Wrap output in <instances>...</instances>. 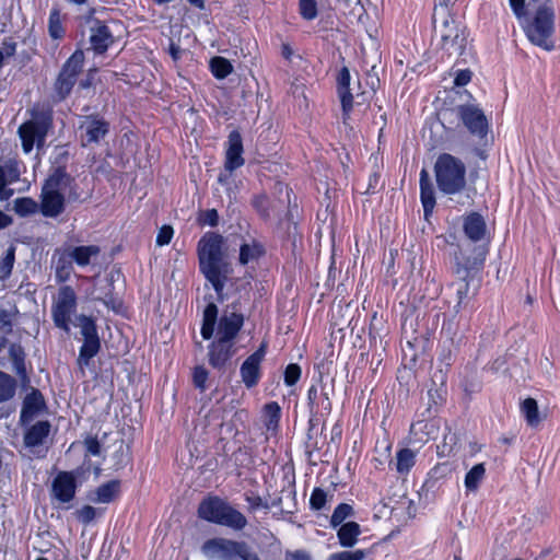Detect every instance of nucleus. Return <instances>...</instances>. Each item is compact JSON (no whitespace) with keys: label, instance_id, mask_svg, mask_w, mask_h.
<instances>
[{"label":"nucleus","instance_id":"e2e57ef3","mask_svg":"<svg viewBox=\"0 0 560 560\" xmlns=\"http://www.w3.org/2000/svg\"><path fill=\"white\" fill-rule=\"evenodd\" d=\"M246 502L249 504L250 510L256 511L262 506H266L264 504L262 499L259 495H247Z\"/></svg>","mask_w":560,"mask_h":560},{"label":"nucleus","instance_id":"ea45409f","mask_svg":"<svg viewBox=\"0 0 560 560\" xmlns=\"http://www.w3.org/2000/svg\"><path fill=\"white\" fill-rule=\"evenodd\" d=\"M210 70L214 78L222 80L233 71V66L226 58L217 56L210 60Z\"/></svg>","mask_w":560,"mask_h":560},{"label":"nucleus","instance_id":"f3484780","mask_svg":"<svg viewBox=\"0 0 560 560\" xmlns=\"http://www.w3.org/2000/svg\"><path fill=\"white\" fill-rule=\"evenodd\" d=\"M90 44L95 54H104L113 44L114 35L104 22L95 19L90 28Z\"/></svg>","mask_w":560,"mask_h":560},{"label":"nucleus","instance_id":"5701e85b","mask_svg":"<svg viewBox=\"0 0 560 560\" xmlns=\"http://www.w3.org/2000/svg\"><path fill=\"white\" fill-rule=\"evenodd\" d=\"M50 428L51 425L48 421H38L31 425L24 434V445L31 448L34 454L40 456L39 452H36L35 448L44 444L50 433ZM42 456H45V454Z\"/></svg>","mask_w":560,"mask_h":560},{"label":"nucleus","instance_id":"58836bf2","mask_svg":"<svg viewBox=\"0 0 560 560\" xmlns=\"http://www.w3.org/2000/svg\"><path fill=\"white\" fill-rule=\"evenodd\" d=\"M354 515V510L352 508V505L348 504V503H340L338 504L331 516H330V521H329V524H330V527L331 528H337L338 526H341L342 524H345V521L349 517H352Z\"/></svg>","mask_w":560,"mask_h":560},{"label":"nucleus","instance_id":"052dcab7","mask_svg":"<svg viewBox=\"0 0 560 560\" xmlns=\"http://www.w3.org/2000/svg\"><path fill=\"white\" fill-rule=\"evenodd\" d=\"M86 452L90 455L98 456L101 454V444L96 438H88L84 441Z\"/></svg>","mask_w":560,"mask_h":560},{"label":"nucleus","instance_id":"7ed1b4c3","mask_svg":"<svg viewBox=\"0 0 560 560\" xmlns=\"http://www.w3.org/2000/svg\"><path fill=\"white\" fill-rule=\"evenodd\" d=\"M518 23L533 45L547 51L555 49L556 13L551 3L539 4L532 14L527 13Z\"/></svg>","mask_w":560,"mask_h":560},{"label":"nucleus","instance_id":"49530a36","mask_svg":"<svg viewBox=\"0 0 560 560\" xmlns=\"http://www.w3.org/2000/svg\"><path fill=\"white\" fill-rule=\"evenodd\" d=\"M327 492L322 488H314L310 497V508L313 511H320L327 503Z\"/></svg>","mask_w":560,"mask_h":560},{"label":"nucleus","instance_id":"a878e982","mask_svg":"<svg viewBox=\"0 0 560 560\" xmlns=\"http://www.w3.org/2000/svg\"><path fill=\"white\" fill-rule=\"evenodd\" d=\"M486 222L481 214L471 212L465 217L463 229L465 235L472 242H479L486 234Z\"/></svg>","mask_w":560,"mask_h":560},{"label":"nucleus","instance_id":"f704fd0d","mask_svg":"<svg viewBox=\"0 0 560 560\" xmlns=\"http://www.w3.org/2000/svg\"><path fill=\"white\" fill-rule=\"evenodd\" d=\"M416 464V452L402 448L396 454V470L400 475H407Z\"/></svg>","mask_w":560,"mask_h":560},{"label":"nucleus","instance_id":"bb28decb","mask_svg":"<svg viewBox=\"0 0 560 560\" xmlns=\"http://www.w3.org/2000/svg\"><path fill=\"white\" fill-rule=\"evenodd\" d=\"M74 179L63 167H57L46 179L43 188L65 192L72 188Z\"/></svg>","mask_w":560,"mask_h":560},{"label":"nucleus","instance_id":"b1692460","mask_svg":"<svg viewBox=\"0 0 560 560\" xmlns=\"http://www.w3.org/2000/svg\"><path fill=\"white\" fill-rule=\"evenodd\" d=\"M20 176L21 171L16 161L9 160L0 165V198H9L13 194L7 186L16 183Z\"/></svg>","mask_w":560,"mask_h":560},{"label":"nucleus","instance_id":"0eeeda50","mask_svg":"<svg viewBox=\"0 0 560 560\" xmlns=\"http://www.w3.org/2000/svg\"><path fill=\"white\" fill-rule=\"evenodd\" d=\"M201 552L208 560H260L245 541L223 537L206 540L201 546Z\"/></svg>","mask_w":560,"mask_h":560},{"label":"nucleus","instance_id":"f8f14e48","mask_svg":"<svg viewBox=\"0 0 560 560\" xmlns=\"http://www.w3.org/2000/svg\"><path fill=\"white\" fill-rule=\"evenodd\" d=\"M109 122L98 114L84 116L79 125L82 145L100 143L109 133Z\"/></svg>","mask_w":560,"mask_h":560},{"label":"nucleus","instance_id":"603ef678","mask_svg":"<svg viewBox=\"0 0 560 560\" xmlns=\"http://www.w3.org/2000/svg\"><path fill=\"white\" fill-rule=\"evenodd\" d=\"M365 558V551L363 550H354V551H340L331 553L328 557V560H363Z\"/></svg>","mask_w":560,"mask_h":560},{"label":"nucleus","instance_id":"2f4dec72","mask_svg":"<svg viewBox=\"0 0 560 560\" xmlns=\"http://www.w3.org/2000/svg\"><path fill=\"white\" fill-rule=\"evenodd\" d=\"M486 467L483 463L474 465L466 474L464 485L467 492H476L485 479Z\"/></svg>","mask_w":560,"mask_h":560},{"label":"nucleus","instance_id":"bf43d9fd","mask_svg":"<svg viewBox=\"0 0 560 560\" xmlns=\"http://www.w3.org/2000/svg\"><path fill=\"white\" fill-rule=\"evenodd\" d=\"M471 75L472 73L468 69L459 70L455 75L454 84L456 86H465L470 82Z\"/></svg>","mask_w":560,"mask_h":560},{"label":"nucleus","instance_id":"c85d7f7f","mask_svg":"<svg viewBox=\"0 0 560 560\" xmlns=\"http://www.w3.org/2000/svg\"><path fill=\"white\" fill-rule=\"evenodd\" d=\"M68 247L71 252L74 264H77L79 267L89 266L101 254V248L97 245H68Z\"/></svg>","mask_w":560,"mask_h":560},{"label":"nucleus","instance_id":"72a5a7b5","mask_svg":"<svg viewBox=\"0 0 560 560\" xmlns=\"http://www.w3.org/2000/svg\"><path fill=\"white\" fill-rule=\"evenodd\" d=\"M101 349L100 339H88L83 340V345L80 347L78 363L82 366H88L90 360L94 358Z\"/></svg>","mask_w":560,"mask_h":560},{"label":"nucleus","instance_id":"1a4fd4ad","mask_svg":"<svg viewBox=\"0 0 560 560\" xmlns=\"http://www.w3.org/2000/svg\"><path fill=\"white\" fill-rule=\"evenodd\" d=\"M78 296L70 285L59 288L51 304V318L55 326L66 334L70 331L71 317L75 314Z\"/></svg>","mask_w":560,"mask_h":560},{"label":"nucleus","instance_id":"de8ad7c7","mask_svg":"<svg viewBox=\"0 0 560 560\" xmlns=\"http://www.w3.org/2000/svg\"><path fill=\"white\" fill-rule=\"evenodd\" d=\"M300 13L305 20H314L317 16V4L315 0H300Z\"/></svg>","mask_w":560,"mask_h":560},{"label":"nucleus","instance_id":"7c9ffc66","mask_svg":"<svg viewBox=\"0 0 560 560\" xmlns=\"http://www.w3.org/2000/svg\"><path fill=\"white\" fill-rule=\"evenodd\" d=\"M9 357L12 362L13 371L16 375L25 380L27 377L26 366H25V352L20 345L12 343L9 348Z\"/></svg>","mask_w":560,"mask_h":560},{"label":"nucleus","instance_id":"20e7f679","mask_svg":"<svg viewBox=\"0 0 560 560\" xmlns=\"http://www.w3.org/2000/svg\"><path fill=\"white\" fill-rule=\"evenodd\" d=\"M217 323V338L234 342V339L244 325V316L241 313L231 312L223 314L218 320V307L213 302H210L203 311L200 329V334L205 340H209L213 337Z\"/></svg>","mask_w":560,"mask_h":560},{"label":"nucleus","instance_id":"09e8293b","mask_svg":"<svg viewBox=\"0 0 560 560\" xmlns=\"http://www.w3.org/2000/svg\"><path fill=\"white\" fill-rule=\"evenodd\" d=\"M209 373L203 366H196L192 372V382L196 388L200 392L207 389V381Z\"/></svg>","mask_w":560,"mask_h":560},{"label":"nucleus","instance_id":"e433bc0d","mask_svg":"<svg viewBox=\"0 0 560 560\" xmlns=\"http://www.w3.org/2000/svg\"><path fill=\"white\" fill-rule=\"evenodd\" d=\"M13 210L18 215L24 218L38 212L39 205L30 197H21L14 200Z\"/></svg>","mask_w":560,"mask_h":560},{"label":"nucleus","instance_id":"a19ab883","mask_svg":"<svg viewBox=\"0 0 560 560\" xmlns=\"http://www.w3.org/2000/svg\"><path fill=\"white\" fill-rule=\"evenodd\" d=\"M48 33L52 39H61L65 36V28L61 22L60 11L52 8L48 19Z\"/></svg>","mask_w":560,"mask_h":560},{"label":"nucleus","instance_id":"5fc2aeb1","mask_svg":"<svg viewBox=\"0 0 560 560\" xmlns=\"http://www.w3.org/2000/svg\"><path fill=\"white\" fill-rule=\"evenodd\" d=\"M174 231L173 228L170 225H163L156 235V244L159 246H164L170 244L172 237H173Z\"/></svg>","mask_w":560,"mask_h":560},{"label":"nucleus","instance_id":"39448f33","mask_svg":"<svg viewBox=\"0 0 560 560\" xmlns=\"http://www.w3.org/2000/svg\"><path fill=\"white\" fill-rule=\"evenodd\" d=\"M198 516L207 522L243 530L247 526L246 516L219 497H208L198 506Z\"/></svg>","mask_w":560,"mask_h":560},{"label":"nucleus","instance_id":"8fccbe9b","mask_svg":"<svg viewBox=\"0 0 560 560\" xmlns=\"http://www.w3.org/2000/svg\"><path fill=\"white\" fill-rule=\"evenodd\" d=\"M301 377V368L295 363L289 364L284 370V383L287 386H293Z\"/></svg>","mask_w":560,"mask_h":560},{"label":"nucleus","instance_id":"6e6552de","mask_svg":"<svg viewBox=\"0 0 560 560\" xmlns=\"http://www.w3.org/2000/svg\"><path fill=\"white\" fill-rule=\"evenodd\" d=\"M84 52L77 49L62 65L54 83V100H66L78 81L84 65Z\"/></svg>","mask_w":560,"mask_h":560},{"label":"nucleus","instance_id":"a211bd4d","mask_svg":"<svg viewBox=\"0 0 560 560\" xmlns=\"http://www.w3.org/2000/svg\"><path fill=\"white\" fill-rule=\"evenodd\" d=\"M235 353L236 348L234 347V342L215 338V340L209 345V364L214 369H222Z\"/></svg>","mask_w":560,"mask_h":560},{"label":"nucleus","instance_id":"f257e3e1","mask_svg":"<svg viewBox=\"0 0 560 560\" xmlns=\"http://www.w3.org/2000/svg\"><path fill=\"white\" fill-rule=\"evenodd\" d=\"M222 235L208 232L198 242L199 270L211 284L217 294V301L226 299L224 288L233 271L231 264L224 259Z\"/></svg>","mask_w":560,"mask_h":560},{"label":"nucleus","instance_id":"aec40b11","mask_svg":"<svg viewBox=\"0 0 560 560\" xmlns=\"http://www.w3.org/2000/svg\"><path fill=\"white\" fill-rule=\"evenodd\" d=\"M39 211L46 218H57L65 211V195L42 188Z\"/></svg>","mask_w":560,"mask_h":560},{"label":"nucleus","instance_id":"864d4df0","mask_svg":"<svg viewBox=\"0 0 560 560\" xmlns=\"http://www.w3.org/2000/svg\"><path fill=\"white\" fill-rule=\"evenodd\" d=\"M199 223L201 225L217 226L219 223V214L215 209H208L200 213Z\"/></svg>","mask_w":560,"mask_h":560},{"label":"nucleus","instance_id":"4d7b16f0","mask_svg":"<svg viewBox=\"0 0 560 560\" xmlns=\"http://www.w3.org/2000/svg\"><path fill=\"white\" fill-rule=\"evenodd\" d=\"M325 392L319 390L317 386L312 385L307 390V405L310 408V411H314L315 404L320 399L322 395Z\"/></svg>","mask_w":560,"mask_h":560},{"label":"nucleus","instance_id":"412c9836","mask_svg":"<svg viewBox=\"0 0 560 560\" xmlns=\"http://www.w3.org/2000/svg\"><path fill=\"white\" fill-rule=\"evenodd\" d=\"M350 72L347 67H343L337 77V91L341 103L343 121L349 118L353 107V95L350 91Z\"/></svg>","mask_w":560,"mask_h":560},{"label":"nucleus","instance_id":"ddd939ff","mask_svg":"<svg viewBox=\"0 0 560 560\" xmlns=\"http://www.w3.org/2000/svg\"><path fill=\"white\" fill-rule=\"evenodd\" d=\"M267 341H262L259 348L242 363L240 374L246 388H253L259 383L261 378V362L267 353Z\"/></svg>","mask_w":560,"mask_h":560},{"label":"nucleus","instance_id":"c756f323","mask_svg":"<svg viewBox=\"0 0 560 560\" xmlns=\"http://www.w3.org/2000/svg\"><path fill=\"white\" fill-rule=\"evenodd\" d=\"M337 528L338 541L345 548L353 547L358 542V538L362 533L361 526L353 521L346 522Z\"/></svg>","mask_w":560,"mask_h":560},{"label":"nucleus","instance_id":"774afa93","mask_svg":"<svg viewBox=\"0 0 560 560\" xmlns=\"http://www.w3.org/2000/svg\"><path fill=\"white\" fill-rule=\"evenodd\" d=\"M180 47L175 45V44H171L170 46V54L171 56L173 57L174 60H177L179 57H180Z\"/></svg>","mask_w":560,"mask_h":560},{"label":"nucleus","instance_id":"37998d69","mask_svg":"<svg viewBox=\"0 0 560 560\" xmlns=\"http://www.w3.org/2000/svg\"><path fill=\"white\" fill-rule=\"evenodd\" d=\"M79 326L83 340L100 339L95 320L86 315L78 316Z\"/></svg>","mask_w":560,"mask_h":560},{"label":"nucleus","instance_id":"f03ea898","mask_svg":"<svg viewBox=\"0 0 560 560\" xmlns=\"http://www.w3.org/2000/svg\"><path fill=\"white\" fill-rule=\"evenodd\" d=\"M487 255L485 247L478 246L474 248L472 256H466L462 250L455 253V276L456 280L452 282L455 290L457 302L454 306L456 312L466 310L470 302L475 299L481 284L478 277Z\"/></svg>","mask_w":560,"mask_h":560},{"label":"nucleus","instance_id":"6e6d98bb","mask_svg":"<svg viewBox=\"0 0 560 560\" xmlns=\"http://www.w3.org/2000/svg\"><path fill=\"white\" fill-rule=\"evenodd\" d=\"M509 3L517 21L527 14L525 0H509Z\"/></svg>","mask_w":560,"mask_h":560},{"label":"nucleus","instance_id":"2eb2a0df","mask_svg":"<svg viewBox=\"0 0 560 560\" xmlns=\"http://www.w3.org/2000/svg\"><path fill=\"white\" fill-rule=\"evenodd\" d=\"M77 491L75 477L70 471H60L51 483V494L59 503H69Z\"/></svg>","mask_w":560,"mask_h":560},{"label":"nucleus","instance_id":"cd10ccee","mask_svg":"<svg viewBox=\"0 0 560 560\" xmlns=\"http://www.w3.org/2000/svg\"><path fill=\"white\" fill-rule=\"evenodd\" d=\"M44 406L43 395L39 390L33 389L28 393L22 404L21 421L23 423L30 422L38 413Z\"/></svg>","mask_w":560,"mask_h":560},{"label":"nucleus","instance_id":"9b49d317","mask_svg":"<svg viewBox=\"0 0 560 560\" xmlns=\"http://www.w3.org/2000/svg\"><path fill=\"white\" fill-rule=\"evenodd\" d=\"M455 112L463 125L472 136L480 139L487 136L489 122L483 110L477 104L458 105Z\"/></svg>","mask_w":560,"mask_h":560},{"label":"nucleus","instance_id":"3c124183","mask_svg":"<svg viewBox=\"0 0 560 560\" xmlns=\"http://www.w3.org/2000/svg\"><path fill=\"white\" fill-rule=\"evenodd\" d=\"M331 401L327 393H324L320 399L315 404L314 411L311 415L328 416L331 412Z\"/></svg>","mask_w":560,"mask_h":560},{"label":"nucleus","instance_id":"dca6fc26","mask_svg":"<svg viewBox=\"0 0 560 560\" xmlns=\"http://www.w3.org/2000/svg\"><path fill=\"white\" fill-rule=\"evenodd\" d=\"M243 140L242 136L237 130L230 132L226 141L225 161L224 168L226 172L232 173L244 165L245 160L243 158Z\"/></svg>","mask_w":560,"mask_h":560},{"label":"nucleus","instance_id":"423d86ee","mask_svg":"<svg viewBox=\"0 0 560 560\" xmlns=\"http://www.w3.org/2000/svg\"><path fill=\"white\" fill-rule=\"evenodd\" d=\"M434 175L438 188L445 195L459 194L466 187V166L460 159L450 153L438 156Z\"/></svg>","mask_w":560,"mask_h":560},{"label":"nucleus","instance_id":"473e14b6","mask_svg":"<svg viewBox=\"0 0 560 560\" xmlns=\"http://www.w3.org/2000/svg\"><path fill=\"white\" fill-rule=\"evenodd\" d=\"M120 482L110 480L97 487L95 497L92 499L96 503H109L114 500L119 491Z\"/></svg>","mask_w":560,"mask_h":560},{"label":"nucleus","instance_id":"4c0bfd02","mask_svg":"<svg viewBox=\"0 0 560 560\" xmlns=\"http://www.w3.org/2000/svg\"><path fill=\"white\" fill-rule=\"evenodd\" d=\"M521 411L526 422L530 427H536L540 422L537 401L534 398H526L521 405Z\"/></svg>","mask_w":560,"mask_h":560},{"label":"nucleus","instance_id":"393cba45","mask_svg":"<svg viewBox=\"0 0 560 560\" xmlns=\"http://www.w3.org/2000/svg\"><path fill=\"white\" fill-rule=\"evenodd\" d=\"M420 200L423 207L424 218L428 219L432 214L435 207V191L430 180L429 173L422 168L420 172Z\"/></svg>","mask_w":560,"mask_h":560},{"label":"nucleus","instance_id":"a18cd8bd","mask_svg":"<svg viewBox=\"0 0 560 560\" xmlns=\"http://www.w3.org/2000/svg\"><path fill=\"white\" fill-rule=\"evenodd\" d=\"M15 260L14 248L10 247L0 260V279L10 277Z\"/></svg>","mask_w":560,"mask_h":560},{"label":"nucleus","instance_id":"9d476101","mask_svg":"<svg viewBox=\"0 0 560 560\" xmlns=\"http://www.w3.org/2000/svg\"><path fill=\"white\" fill-rule=\"evenodd\" d=\"M50 125V116L47 114H40L19 127V136L25 153H30L35 144L37 147L44 144Z\"/></svg>","mask_w":560,"mask_h":560},{"label":"nucleus","instance_id":"4468645a","mask_svg":"<svg viewBox=\"0 0 560 560\" xmlns=\"http://www.w3.org/2000/svg\"><path fill=\"white\" fill-rule=\"evenodd\" d=\"M442 48L452 54H462L466 38L453 19H445L440 28Z\"/></svg>","mask_w":560,"mask_h":560},{"label":"nucleus","instance_id":"79ce46f5","mask_svg":"<svg viewBox=\"0 0 560 560\" xmlns=\"http://www.w3.org/2000/svg\"><path fill=\"white\" fill-rule=\"evenodd\" d=\"M16 389L15 380L9 374L0 371V402L11 399Z\"/></svg>","mask_w":560,"mask_h":560},{"label":"nucleus","instance_id":"338daca9","mask_svg":"<svg viewBox=\"0 0 560 560\" xmlns=\"http://www.w3.org/2000/svg\"><path fill=\"white\" fill-rule=\"evenodd\" d=\"M12 223L11 217L0 210V230L8 228Z\"/></svg>","mask_w":560,"mask_h":560},{"label":"nucleus","instance_id":"13d9d810","mask_svg":"<svg viewBox=\"0 0 560 560\" xmlns=\"http://www.w3.org/2000/svg\"><path fill=\"white\" fill-rule=\"evenodd\" d=\"M79 520L84 523L89 524L91 523L95 516H96V509L91 505H84L79 512H78Z\"/></svg>","mask_w":560,"mask_h":560},{"label":"nucleus","instance_id":"680f3d73","mask_svg":"<svg viewBox=\"0 0 560 560\" xmlns=\"http://www.w3.org/2000/svg\"><path fill=\"white\" fill-rule=\"evenodd\" d=\"M102 302L104 303V305L109 308V310H113L114 312L118 313L120 307H121V302L116 299L115 296H113L112 294H107L103 300Z\"/></svg>","mask_w":560,"mask_h":560},{"label":"nucleus","instance_id":"4be33fe9","mask_svg":"<svg viewBox=\"0 0 560 560\" xmlns=\"http://www.w3.org/2000/svg\"><path fill=\"white\" fill-rule=\"evenodd\" d=\"M74 260L68 246L57 248L54 253L55 277L57 282H66L73 271Z\"/></svg>","mask_w":560,"mask_h":560},{"label":"nucleus","instance_id":"c9c22d12","mask_svg":"<svg viewBox=\"0 0 560 560\" xmlns=\"http://www.w3.org/2000/svg\"><path fill=\"white\" fill-rule=\"evenodd\" d=\"M265 425L268 431H275L281 418V408L277 401H270L264 407Z\"/></svg>","mask_w":560,"mask_h":560},{"label":"nucleus","instance_id":"c03bdc74","mask_svg":"<svg viewBox=\"0 0 560 560\" xmlns=\"http://www.w3.org/2000/svg\"><path fill=\"white\" fill-rule=\"evenodd\" d=\"M253 207L258 214L264 219H269L271 215L272 203L267 196L260 195L253 199Z\"/></svg>","mask_w":560,"mask_h":560},{"label":"nucleus","instance_id":"69168bd1","mask_svg":"<svg viewBox=\"0 0 560 560\" xmlns=\"http://www.w3.org/2000/svg\"><path fill=\"white\" fill-rule=\"evenodd\" d=\"M450 471L447 464H439L435 467H433L430 471L431 476L441 477L442 475Z\"/></svg>","mask_w":560,"mask_h":560},{"label":"nucleus","instance_id":"6ab92c4d","mask_svg":"<svg viewBox=\"0 0 560 560\" xmlns=\"http://www.w3.org/2000/svg\"><path fill=\"white\" fill-rule=\"evenodd\" d=\"M265 255L264 244L252 235H245L241 238L238 262L246 266L257 262Z\"/></svg>","mask_w":560,"mask_h":560},{"label":"nucleus","instance_id":"0e129e2a","mask_svg":"<svg viewBox=\"0 0 560 560\" xmlns=\"http://www.w3.org/2000/svg\"><path fill=\"white\" fill-rule=\"evenodd\" d=\"M285 560H311V557L304 550H295L293 552H287Z\"/></svg>","mask_w":560,"mask_h":560}]
</instances>
